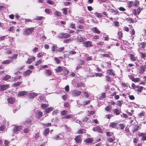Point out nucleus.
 <instances>
[{
    "mask_svg": "<svg viewBox=\"0 0 146 146\" xmlns=\"http://www.w3.org/2000/svg\"><path fill=\"white\" fill-rule=\"evenodd\" d=\"M70 35L69 34L62 33L57 36V37L59 38H67L70 37Z\"/></svg>",
    "mask_w": 146,
    "mask_h": 146,
    "instance_id": "nucleus-1",
    "label": "nucleus"
},
{
    "mask_svg": "<svg viewBox=\"0 0 146 146\" xmlns=\"http://www.w3.org/2000/svg\"><path fill=\"white\" fill-rule=\"evenodd\" d=\"M34 30V28H28L24 30L23 34L26 35H29Z\"/></svg>",
    "mask_w": 146,
    "mask_h": 146,
    "instance_id": "nucleus-2",
    "label": "nucleus"
},
{
    "mask_svg": "<svg viewBox=\"0 0 146 146\" xmlns=\"http://www.w3.org/2000/svg\"><path fill=\"white\" fill-rule=\"evenodd\" d=\"M81 93L80 91L74 90L72 91V95L73 96H77L80 95Z\"/></svg>",
    "mask_w": 146,
    "mask_h": 146,
    "instance_id": "nucleus-3",
    "label": "nucleus"
},
{
    "mask_svg": "<svg viewBox=\"0 0 146 146\" xmlns=\"http://www.w3.org/2000/svg\"><path fill=\"white\" fill-rule=\"evenodd\" d=\"M93 130L94 131H97L100 133H102L103 132V131L102 128L98 126L94 127L93 129Z\"/></svg>",
    "mask_w": 146,
    "mask_h": 146,
    "instance_id": "nucleus-4",
    "label": "nucleus"
},
{
    "mask_svg": "<svg viewBox=\"0 0 146 146\" xmlns=\"http://www.w3.org/2000/svg\"><path fill=\"white\" fill-rule=\"evenodd\" d=\"M23 128L21 126H15L13 130V133H16L18 131H20Z\"/></svg>",
    "mask_w": 146,
    "mask_h": 146,
    "instance_id": "nucleus-5",
    "label": "nucleus"
},
{
    "mask_svg": "<svg viewBox=\"0 0 146 146\" xmlns=\"http://www.w3.org/2000/svg\"><path fill=\"white\" fill-rule=\"evenodd\" d=\"M146 69V65H141L140 67L139 72L141 73H143L145 71Z\"/></svg>",
    "mask_w": 146,
    "mask_h": 146,
    "instance_id": "nucleus-6",
    "label": "nucleus"
},
{
    "mask_svg": "<svg viewBox=\"0 0 146 146\" xmlns=\"http://www.w3.org/2000/svg\"><path fill=\"white\" fill-rule=\"evenodd\" d=\"M107 72L110 75L114 76L115 75V71L112 69H109L107 70Z\"/></svg>",
    "mask_w": 146,
    "mask_h": 146,
    "instance_id": "nucleus-7",
    "label": "nucleus"
},
{
    "mask_svg": "<svg viewBox=\"0 0 146 146\" xmlns=\"http://www.w3.org/2000/svg\"><path fill=\"white\" fill-rule=\"evenodd\" d=\"M9 85H1L0 86V91L4 90L7 89L9 87Z\"/></svg>",
    "mask_w": 146,
    "mask_h": 146,
    "instance_id": "nucleus-8",
    "label": "nucleus"
},
{
    "mask_svg": "<svg viewBox=\"0 0 146 146\" xmlns=\"http://www.w3.org/2000/svg\"><path fill=\"white\" fill-rule=\"evenodd\" d=\"M75 39H76V41L78 42H83L85 40L81 36H78L76 38H75Z\"/></svg>",
    "mask_w": 146,
    "mask_h": 146,
    "instance_id": "nucleus-9",
    "label": "nucleus"
},
{
    "mask_svg": "<svg viewBox=\"0 0 146 146\" xmlns=\"http://www.w3.org/2000/svg\"><path fill=\"white\" fill-rule=\"evenodd\" d=\"M27 92L25 91H22L20 92H19L18 94V96H21L25 95H27Z\"/></svg>",
    "mask_w": 146,
    "mask_h": 146,
    "instance_id": "nucleus-10",
    "label": "nucleus"
},
{
    "mask_svg": "<svg viewBox=\"0 0 146 146\" xmlns=\"http://www.w3.org/2000/svg\"><path fill=\"white\" fill-rule=\"evenodd\" d=\"M38 95V93L33 92L30 93L29 95V97L31 98H34L37 96Z\"/></svg>",
    "mask_w": 146,
    "mask_h": 146,
    "instance_id": "nucleus-11",
    "label": "nucleus"
},
{
    "mask_svg": "<svg viewBox=\"0 0 146 146\" xmlns=\"http://www.w3.org/2000/svg\"><path fill=\"white\" fill-rule=\"evenodd\" d=\"M84 46L87 47L89 46H92V42L89 41H87L84 42Z\"/></svg>",
    "mask_w": 146,
    "mask_h": 146,
    "instance_id": "nucleus-12",
    "label": "nucleus"
},
{
    "mask_svg": "<svg viewBox=\"0 0 146 146\" xmlns=\"http://www.w3.org/2000/svg\"><path fill=\"white\" fill-rule=\"evenodd\" d=\"M32 72V70H28L24 72L23 75L25 76L29 75Z\"/></svg>",
    "mask_w": 146,
    "mask_h": 146,
    "instance_id": "nucleus-13",
    "label": "nucleus"
},
{
    "mask_svg": "<svg viewBox=\"0 0 146 146\" xmlns=\"http://www.w3.org/2000/svg\"><path fill=\"white\" fill-rule=\"evenodd\" d=\"M74 140L76 142L80 143L82 141V139L80 136H77L74 139Z\"/></svg>",
    "mask_w": 146,
    "mask_h": 146,
    "instance_id": "nucleus-14",
    "label": "nucleus"
},
{
    "mask_svg": "<svg viewBox=\"0 0 146 146\" xmlns=\"http://www.w3.org/2000/svg\"><path fill=\"white\" fill-rule=\"evenodd\" d=\"M7 100L9 103L10 104H13L15 102V99L14 98L12 97H10L8 98L7 99Z\"/></svg>",
    "mask_w": 146,
    "mask_h": 146,
    "instance_id": "nucleus-15",
    "label": "nucleus"
},
{
    "mask_svg": "<svg viewBox=\"0 0 146 146\" xmlns=\"http://www.w3.org/2000/svg\"><path fill=\"white\" fill-rule=\"evenodd\" d=\"M130 59L132 61H135L137 60V57L134 56V55L132 54H130Z\"/></svg>",
    "mask_w": 146,
    "mask_h": 146,
    "instance_id": "nucleus-16",
    "label": "nucleus"
},
{
    "mask_svg": "<svg viewBox=\"0 0 146 146\" xmlns=\"http://www.w3.org/2000/svg\"><path fill=\"white\" fill-rule=\"evenodd\" d=\"M114 113H115L116 115H118L120 114V111L119 110L117 109H114L113 110Z\"/></svg>",
    "mask_w": 146,
    "mask_h": 146,
    "instance_id": "nucleus-17",
    "label": "nucleus"
},
{
    "mask_svg": "<svg viewBox=\"0 0 146 146\" xmlns=\"http://www.w3.org/2000/svg\"><path fill=\"white\" fill-rule=\"evenodd\" d=\"M139 126L138 125H135L133 127V129L132 131L134 132L136 131H137L139 129Z\"/></svg>",
    "mask_w": 146,
    "mask_h": 146,
    "instance_id": "nucleus-18",
    "label": "nucleus"
},
{
    "mask_svg": "<svg viewBox=\"0 0 146 146\" xmlns=\"http://www.w3.org/2000/svg\"><path fill=\"white\" fill-rule=\"evenodd\" d=\"M31 120L29 118L27 119L25 121V125L27 126H28V124H30V123L31 122Z\"/></svg>",
    "mask_w": 146,
    "mask_h": 146,
    "instance_id": "nucleus-19",
    "label": "nucleus"
},
{
    "mask_svg": "<svg viewBox=\"0 0 146 146\" xmlns=\"http://www.w3.org/2000/svg\"><path fill=\"white\" fill-rule=\"evenodd\" d=\"M63 137V136L62 135H61V137L59 135H56L53 138L57 140L58 139H61Z\"/></svg>",
    "mask_w": 146,
    "mask_h": 146,
    "instance_id": "nucleus-20",
    "label": "nucleus"
},
{
    "mask_svg": "<svg viewBox=\"0 0 146 146\" xmlns=\"http://www.w3.org/2000/svg\"><path fill=\"white\" fill-rule=\"evenodd\" d=\"M117 123L115 122H112L110 124V127L112 128H116L117 126Z\"/></svg>",
    "mask_w": 146,
    "mask_h": 146,
    "instance_id": "nucleus-21",
    "label": "nucleus"
},
{
    "mask_svg": "<svg viewBox=\"0 0 146 146\" xmlns=\"http://www.w3.org/2000/svg\"><path fill=\"white\" fill-rule=\"evenodd\" d=\"M62 68L60 66H58L56 69L55 70L56 72H61L62 70Z\"/></svg>",
    "mask_w": 146,
    "mask_h": 146,
    "instance_id": "nucleus-22",
    "label": "nucleus"
},
{
    "mask_svg": "<svg viewBox=\"0 0 146 146\" xmlns=\"http://www.w3.org/2000/svg\"><path fill=\"white\" fill-rule=\"evenodd\" d=\"M92 30L94 32L96 33H99L100 32L96 27L93 28Z\"/></svg>",
    "mask_w": 146,
    "mask_h": 146,
    "instance_id": "nucleus-23",
    "label": "nucleus"
},
{
    "mask_svg": "<svg viewBox=\"0 0 146 146\" xmlns=\"http://www.w3.org/2000/svg\"><path fill=\"white\" fill-rule=\"evenodd\" d=\"M11 76L9 75H7L5 76L3 78H2V80L4 81L7 80L9 79L10 78Z\"/></svg>",
    "mask_w": 146,
    "mask_h": 146,
    "instance_id": "nucleus-24",
    "label": "nucleus"
},
{
    "mask_svg": "<svg viewBox=\"0 0 146 146\" xmlns=\"http://www.w3.org/2000/svg\"><path fill=\"white\" fill-rule=\"evenodd\" d=\"M35 59V58L34 56H33V58L29 59L27 61V63L29 64H30L32 62L33 60H34Z\"/></svg>",
    "mask_w": 146,
    "mask_h": 146,
    "instance_id": "nucleus-25",
    "label": "nucleus"
},
{
    "mask_svg": "<svg viewBox=\"0 0 146 146\" xmlns=\"http://www.w3.org/2000/svg\"><path fill=\"white\" fill-rule=\"evenodd\" d=\"M137 91L139 92H141L143 88V87L140 86H137Z\"/></svg>",
    "mask_w": 146,
    "mask_h": 146,
    "instance_id": "nucleus-26",
    "label": "nucleus"
},
{
    "mask_svg": "<svg viewBox=\"0 0 146 146\" xmlns=\"http://www.w3.org/2000/svg\"><path fill=\"white\" fill-rule=\"evenodd\" d=\"M108 141L110 142L113 141L115 140V137L114 136H112V138L110 137L108 139Z\"/></svg>",
    "mask_w": 146,
    "mask_h": 146,
    "instance_id": "nucleus-27",
    "label": "nucleus"
},
{
    "mask_svg": "<svg viewBox=\"0 0 146 146\" xmlns=\"http://www.w3.org/2000/svg\"><path fill=\"white\" fill-rule=\"evenodd\" d=\"M73 40V38H70L69 39H67L65 40H64V42L66 43H69Z\"/></svg>",
    "mask_w": 146,
    "mask_h": 146,
    "instance_id": "nucleus-28",
    "label": "nucleus"
},
{
    "mask_svg": "<svg viewBox=\"0 0 146 146\" xmlns=\"http://www.w3.org/2000/svg\"><path fill=\"white\" fill-rule=\"evenodd\" d=\"M53 108L51 107H50L45 109V112L46 113H48L50 111L52 110Z\"/></svg>",
    "mask_w": 146,
    "mask_h": 146,
    "instance_id": "nucleus-29",
    "label": "nucleus"
},
{
    "mask_svg": "<svg viewBox=\"0 0 146 146\" xmlns=\"http://www.w3.org/2000/svg\"><path fill=\"white\" fill-rule=\"evenodd\" d=\"M110 12L113 13V15H116L118 12L117 11L113 9H111Z\"/></svg>",
    "mask_w": 146,
    "mask_h": 146,
    "instance_id": "nucleus-30",
    "label": "nucleus"
},
{
    "mask_svg": "<svg viewBox=\"0 0 146 146\" xmlns=\"http://www.w3.org/2000/svg\"><path fill=\"white\" fill-rule=\"evenodd\" d=\"M12 60H7L5 61H3L2 63L3 64H8L10 63L11 61Z\"/></svg>",
    "mask_w": 146,
    "mask_h": 146,
    "instance_id": "nucleus-31",
    "label": "nucleus"
},
{
    "mask_svg": "<svg viewBox=\"0 0 146 146\" xmlns=\"http://www.w3.org/2000/svg\"><path fill=\"white\" fill-rule=\"evenodd\" d=\"M85 142L86 143H90L92 141V139L91 138H89L86 139L84 140Z\"/></svg>",
    "mask_w": 146,
    "mask_h": 146,
    "instance_id": "nucleus-32",
    "label": "nucleus"
},
{
    "mask_svg": "<svg viewBox=\"0 0 146 146\" xmlns=\"http://www.w3.org/2000/svg\"><path fill=\"white\" fill-rule=\"evenodd\" d=\"M68 54L70 55V54L74 55L76 54V52L74 50H72L69 51L68 52Z\"/></svg>",
    "mask_w": 146,
    "mask_h": 146,
    "instance_id": "nucleus-33",
    "label": "nucleus"
},
{
    "mask_svg": "<svg viewBox=\"0 0 146 146\" xmlns=\"http://www.w3.org/2000/svg\"><path fill=\"white\" fill-rule=\"evenodd\" d=\"M45 72L46 74L48 76H49L52 74L51 71L49 70H45Z\"/></svg>",
    "mask_w": 146,
    "mask_h": 146,
    "instance_id": "nucleus-34",
    "label": "nucleus"
},
{
    "mask_svg": "<svg viewBox=\"0 0 146 146\" xmlns=\"http://www.w3.org/2000/svg\"><path fill=\"white\" fill-rule=\"evenodd\" d=\"M45 17H43L41 16V17H38L37 16L35 18V20H40L42 19H44Z\"/></svg>",
    "mask_w": 146,
    "mask_h": 146,
    "instance_id": "nucleus-35",
    "label": "nucleus"
},
{
    "mask_svg": "<svg viewBox=\"0 0 146 146\" xmlns=\"http://www.w3.org/2000/svg\"><path fill=\"white\" fill-rule=\"evenodd\" d=\"M95 16L98 17H102V14L101 13H99L96 12L94 13Z\"/></svg>",
    "mask_w": 146,
    "mask_h": 146,
    "instance_id": "nucleus-36",
    "label": "nucleus"
},
{
    "mask_svg": "<svg viewBox=\"0 0 146 146\" xmlns=\"http://www.w3.org/2000/svg\"><path fill=\"white\" fill-rule=\"evenodd\" d=\"M44 11L45 13L48 14H50L52 13L51 10L49 9H46L44 10Z\"/></svg>",
    "mask_w": 146,
    "mask_h": 146,
    "instance_id": "nucleus-37",
    "label": "nucleus"
},
{
    "mask_svg": "<svg viewBox=\"0 0 146 146\" xmlns=\"http://www.w3.org/2000/svg\"><path fill=\"white\" fill-rule=\"evenodd\" d=\"M68 9V8H64L62 9L63 11V13L64 15H66L67 14V11Z\"/></svg>",
    "mask_w": 146,
    "mask_h": 146,
    "instance_id": "nucleus-38",
    "label": "nucleus"
},
{
    "mask_svg": "<svg viewBox=\"0 0 146 146\" xmlns=\"http://www.w3.org/2000/svg\"><path fill=\"white\" fill-rule=\"evenodd\" d=\"M106 135L108 136H111L113 135V133L110 131H107L106 132Z\"/></svg>",
    "mask_w": 146,
    "mask_h": 146,
    "instance_id": "nucleus-39",
    "label": "nucleus"
},
{
    "mask_svg": "<svg viewBox=\"0 0 146 146\" xmlns=\"http://www.w3.org/2000/svg\"><path fill=\"white\" fill-rule=\"evenodd\" d=\"M90 103V101L88 100V101H85L83 102L82 104V105L85 106V105H86L89 104Z\"/></svg>",
    "mask_w": 146,
    "mask_h": 146,
    "instance_id": "nucleus-40",
    "label": "nucleus"
},
{
    "mask_svg": "<svg viewBox=\"0 0 146 146\" xmlns=\"http://www.w3.org/2000/svg\"><path fill=\"white\" fill-rule=\"evenodd\" d=\"M111 106H108L105 108V110L106 111H110L111 109Z\"/></svg>",
    "mask_w": 146,
    "mask_h": 146,
    "instance_id": "nucleus-41",
    "label": "nucleus"
},
{
    "mask_svg": "<svg viewBox=\"0 0 146 146\" xmlns=\"http://www.w3.org/2000/svg\"><path fill=\"white\" fill-rule=\"evenodd\" d=\"M72 115L70 114L68 115H66L65 116H64L63 117V118H65L66 119H69L71 118L72 117Z\"/></svg>",
    "mask_w": 146,
    "mask_h": 146,
    "instance_id": "nucleus-42",
    "label": "nucleus"
},
{
    "mask_svg": "<svg viewBox=\"0 0 146 146\" xmlns=\"http://www.w3.org/2000/svg\"><path fill=\"white\" fill-rule=\"evenodd\" d=\"M22 82H18L16 83H15L13 84L14 86H17L20 85L22 83Z\"/></svg>",
    "mask_w": 146,
    "mask_h": 146,
    "instance_id": "nucleus-43",
    "label": "nucleus"
},
{
    "mask_svg": "<svg viewBox=\"0 0 146 146\" xmlns=\"http://www.w3.org/2000/svg\"><path fill=\"white\" fill-rule=\"evenodd\" d=\"M49 130L48 129H45L44 131V134L45 135H46L49 132Z\"/></svg>",
    "mask_w": 146,
    "mask_h": 146,
    "instance_id": "nucleus-44",
    "label": "nucleus"
},
{
    "mask_svg": "<svg viewBox=\"0 0 146 146\" xmlns=\"http://www.w3.org/2000/svg\"><path fill=\"white\" fill-rule=\"evenodd\" d=\"M88 116H90L91 115H92L93 114H94V111H88Z\"/></svg>",
    "mask_w": 146,
    "mask_h": 146,
    "instance_id": "nucleus-45",
    "label": "nucleus"
},
{
    "mask_svg": "<svg viewBox=\"0 0 146 146\" xmlns=\"http://www.w3.org/2000/svg\"><path fill=\"white\" fill-rule=\"evenodd\" d=\"M48 106V105L46 104H43L41 105V107L43 108H45L47 107Z\"/></svg>",
    "mask_w": 146,
    "mask_h": 146,
    "instance_id": "nucleus-46",
    "label": "nucleus"
},
{
    "mask_svg": "<svg viewBox=\"0 0 146 146\" xmlns=\"http://www.w3.org/2000/svg\"><path fill=\"white\" fill-rule=\"evenodd\" d=\"M119 128L120 129H123L125 127V125L123 124H120L119 125Z\"/></svg>",
    "mask_w": 146,
    "mask_h": 146,
    "instance_id": "nucleus-47",
    "label": "nucleus"
},
{
    "mask_svg": "<svg viewBox=\"0 0 146 146\" xmlns=\"http://www.w3.org/2000/svg\"><path fill=\"white\" fill-rule=\"evenodd\" d=\"M42 112L40 111H38L37 113V115L38 118H40L42 116Z\"/></svg>",
    "mask_w": 146,
    "mask_h": 146,
    "instance_id": "nucleus-48",
    "label": "nucleus"
},
{
    "mask_svg": "<svg viewBox=\"0 0 146 146\" xmlns=\"http://www.w3.org/2000/svg\"><path fill=\"white\" fill-rule=\"evenodd\" d=\"M94 74H95V76L96 77L99 76V77H101L103 75L102 74L100 73H95Z\"/></svg>",
    "mask_w": 146,
    "mask_h": 146,
    "instance_id": "nucleus-49",
    "label": "nucleus"
},
{
    "mask_svg": "<svg viewBox=\"0 0 146 146\" xmlns=\"http://www.w3.org/2000/svg\"><path fill=\"white\" fill-rule=\"evenodd\" d=\"M58 47L55 46H53L52 47V50L53 51H57Z\"/></svg>",
    "mask_w": 146,
    "mask_h": 146,
    "instance_id": "nucleus-50",
    "label": "nucleus"
},
{
    "mask_svg": "<svg viewBox=\"0 0 146 146\" xmlns=\"http://www.w3.org/2000/svg\"><path fill=\"white\" fill-rule=\"evenodd\" d=\"M30 129L27 128H25L23 130L24 132L25 133H28Z\"/></svg>",
    "mask_w": 146,
    "mask_h": 146,
    "instance_id": "nucleus-51",
    "label": "nucleus"
},
{
    "mask_svg": "<svg viewBox=\"0 0 146 146\" xmlns=\"http://www.w3.org/2000/svg\"><path fill=\"white\" fill-rule=\"evenodd\" d=\"M64 49V47H61L60 48H58L57 51L61 52Z\"/></svg>",
    "mask_w": 146,
    "mask_h": 146,
    "instance_id": "nucleus-52",
    "label": "nucleus"
},
{
    "mask_svg": "<svg viewBox=\"0 0 146 146\" xmlns=\"http://www.w3.org/2000/svg\"><path fill=\"white\" fill-rule=\"evenodd\" d=\"M106 80L107 81H111V78L110 76H106Z\"/></svg>",
    "mask_w": 146,
    "mask_h": 146,
    "instance_id": "nucleus-53",
    "label": "nucleus"
},
{
    "mask_svg": "<svg viewBox=\"0 0 146 146\" xmlns=\"http://www.w3.org/2000/svg\"><path fill=\"white\" fill-rule=\"evenodd\" d=\"M114 24V26L115 27H118L119 26V23L117 21H115L113 22Z\"/></svg>",
    "mask_w": 146,
    "mask_h": 146,
    "instance_id": "nucleus-54",
    "label": "nucleus"
},
{
    "mask_svg": "<svg viewBox=\"0 0 146 146\" xmlns=\"http://www.w3.org/2000/svg\"><path fill=\"white\" fill-rule=\"evenodd\" d=\"M67 111L65 110V111H61V114L62 115H66L67 114Z\"/></svg>",
    "mask_w": 146,
    "mask_h": 146,
    "instance_id": "nucleus-55",
    "label": "nucleus"
},
{
    "mask_svg": "<svg viewBox=\"0 0 146 146\" xmlns=\"http://www.w3.org/2000/svg\"><path fill=\"white\" fill-rule=\"evenodd\" d=\"M140 81V79L139 78H134L133 80V81L135 82H139V81Z\"/></svg>",
    "mask_w": 146,
    "mask_h": 146,
    "instance_id": "nucleus-56",
    "label": "nucleus"
},
{
    "mask_svg": "<svg viewBox=\"0 0 146 146\" xmlns=\"http://www.w3.org/2000/svg\"><path fill=\"white\" fill-rule=\"evenodd\" d=\"M139 4V3L138 1H135L133 3V5L134 6H137Z\"/></svg>",
    "mask_w": 146,
    "mask_h": 146,
    "instance_id": "nucleus-57",
    "label": "nucleus"
},
{
    "mask_svg": "<svg viewBox=\"0 0 146 146\" xmlns=\"http://www.w3.org/2000/svg\"><path fill=\"white\" fill-rule=\"evenodd\" d=\"M61 13L58 11H56L55 12V15L58 16H59L61 15Z\"/></svg>",
    "mask_w": 146,
    "mask_h": 146,
    "instance_id": "nucleus-58",
    "label": "nucleus"
},
{
    "mask_svg": "<svg viewBox=\"0 0 146 146\" xmlns=\"http://www.w3.org/2000/svg\"><path fill=\"white\" fill-rule=\"evenodd\" d=\"M131 35H133L135 34V32L134 30L133 29H131Z\"/></svg>",
    "mask_w": 146,
    "mask_h": 146,
    "instance_id": "nucleus-59",
    "label": "nucleus"
},
{
    "mask_svg": "<svg viewBox=\"0 0 146 146\" xmlns=\"http://www.w3.org/2000/svg\"><path fill=\"white\" fill-rule=\"evenodd\" d=\"M70 28L75 29V25L74 24H71L70 25Z\"/></svg>",
    "mask_w": 146,
    "mask_h": 146,
    "instance_id": "nucleus-60",
    "label": "nucleus"
},
{
    "mask_svg": "<svg viewBox=\"0 0 146 146\" xmlns=\"http://www.w3.org/2000/svg\"><path fill=\"white\" fill-rule=\"evenodd\" d=\"M20 108L19 107V106H17H17H15L13 108V110H15V111H16L17 110H18Z\"/></svg>",
    "mask_w": 146,
    "mask_h": 146,
    "instance_id": "nucleus-61",
    "label": "nucleus"
},
{
    "mask_svg": "<svg viewBox=\"0 0 146 146\" xmlns=\"http://www.w3.org/2000/svg\"><path fill=\"white\" fill-rule=\"evenodd\" d=\"M70 105L69 103L66 102L64 103V106L66 107H69L70 106Z\"/></svg>",
    "mask_w": 146,
    "mask_h": 146,
    "instance_id": "nucleus-62",
    "label": "nucleus"
},
{
    "mask_svg": "<svg viewBox=\"0 0 146 146\" xmlns=\"http://www.w3.org/2000/svg\"><path fill=\"white\" fill-rule=\"evenodd\" d=\"M127 21L129 22L130 23H133V20L131 18H127Z\"/></svg>",
    "mask_w": 146,
    "mask_h": 146,
    "instance_id": "nucleus-63",
    "label": "nucleus"
},
{
    "mask_svg": "<svg viewBox=\"0 0 146 146\" xmlns=\"http://www.w3.org/2000/svg\"><path fill=\"white\" fill-rule=\"evenodd\" d=\"M9 142L7 140H5V146H9Z\"/></svg>",
    "mask_w": 146,
    "mask_h": 146,
    "instance_id": "nucleus-64",
    "label": "nucleus"
}]
</instances>
